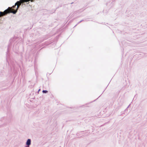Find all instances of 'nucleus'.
Returning <instances> with one entry per match:
<instances>
[{"mask_svg":"<svg viewBox=\"0 0 147 147\" xmlns=\"http://www.w3.org/2000/svg\"><path fill=\"white\" fill-rule=\"evenodd\" d=\"M31 144V140L30 139H28L27 140L26 143V144L28 146H29Z\"/></svg>","mask_w":147,"mask_h":147,"instance_id":"f257e3e1","label":"nucleus"},{"mask_svg":"<svg viewBox=\"0 0 147 147\" xmlns=\"http://www.w3.org/2000/svg\"><path fill=\"white\" fill-rule=\"evenodd\" d=\"M47 90H43L42 91V92L43 93H47Z\"/></svg>","mask_w":147,"mask_h":147,"instance_id":"f03ea898","label":"nucleus"},{"mask_svg":"<svg viewBox=\"0 0 147 147\" xmlns=\"http://www.w3.org/2000/svg\"><path fill=\"white\" fill-rule=\"evenodd\" d=\"M26 147H29V146H26Z\"/></svg>","mask_w":147,"mask_h":147,"instance_id":"7ed1b4c3","label":"nucleus"}]
</instances>
